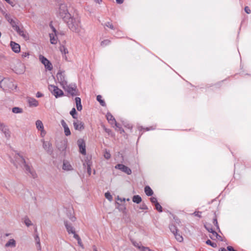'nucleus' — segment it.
Returning a JSON list of instances; mask_svg holds the SVG:
<instances>
[{"label": "nucleus", "instance_id": "obj_1", "mask_svg": "<svg viewBox=\"0 0 251 251\" xmlns=\"http://www.w3.org/2000/svg\"><path fill=\"white\" fill-rule=\"evenodd\" d=\"M64 22L66 23L68 27L72 31L76 33H79L80 31L81 28L80 19L78 16H72L71 15Z\"/></svg>", "mask_w": 251, "mask_h": 251}, {"label": "nucleus", "instance_id": "obj_2", "mask_svg": "<svg viewBox=\"0 0 251 251\" xmlns=\"http://www.w3.org/2000/svg\"><path fill=\"white\" fill-rule=\"evenodd\" d=\"M15 157L17 163L25 170L26 173L29 174L33 178H35L37 176V174L34 169L31 166L26 163L25 159L22 156L18 154L16 155Z\"/></svg>", "mask_w": 251, "mask_h": 251}, {"label": "nucleus", "instance_id": "obj_3", "mask_svg": "<svg viewBox=\"0 0 251 251\" xmlns=\"http://www.w3.org/2000/svg\"><path fill=\"white\" fill-rule=\"evenodd\" d=\"M57 15L62 18L65 21L71 15L68 10L67 6L65 3H61L59 5L58 10L57 11Z\"/></svg>", "mask_w": 251, "mask_h": 251}, {"label": "nucleus", "instance_id": "obj_4", "mask_svg": "<svg viewBox=\"0 0 251 251\" xmlns=\"http://www.w3.org/2000/svg\"><path fill=\"white\" fill-rule=\"evenodd\" d=\"M63 88L72 96H76L78 94V90L75 84H70L68 85L67 83Z\"/></svg>", "mask_w": 251, "mask_h": 251}, {"label": "nucleus", "instance_id": "obj_5", "mask_svg": "<svg viewBox=\"0 0 251 251\" xmlns=\"http://www.w3.org/2000/svg\"><path fill=\"white\" fill-rule=\"evenodd\" d=\"M49 89L51 92L52 94L56 98L61 97L64 94L63 91L61 89L53 85H49Z\"/></svg>", "mask_w": 251, "mask_h": 251}, {"label": "nucleus", "instance_id": "obj_6", "mask_svg": "<svg viewBox=\"0 0 251 251\" xmlns=\"http://www.w3.org/2000/svg\"><path fill=\"white\" fill-rule=\"evenodd\" d=\"M39 60L45 66L46 69L49 71H51L52 69V66L50 61L48 60L44 56L40 55L39 56Z\"/></svg>", "mask_w": 251, "mask_h": 251}, {"label": "nucleus", "instance_id": "obj_7", "mask_svg": "<svg viewBox=\"0 0 251 251\" xmlns=\"http://www.w3.org/2000/svg\"><path fill=\"white\" fill-rule=\"evenodd\" d=\"M57 80L60 83L62 87L66 85L67 82L66 79L65 74L62 72H59L56 75Z\"/></svg>", "mask_w": 251, "mask_h": 251}, {"label": "nucleus", "instance_id": "obj_8", "mask_svg": "<svg viewBox=\"0 0 251 251\" xmlns=\"http://www.w3.org/2000/svg\"><path fill=\"white\" fill-rule=\"evenodd\" d=\"M13 85L12 81L6 78L3 79L0 82V87L4 90H6L7 88H11V86Z\"/></svg>", "mask_w": 251, "mask_h": 251}, {"label": "nucleus", "instance_id": "obj_9", "mask_svg": "<svg viewBox=\"0 0 251 251\" xmlns=\"http://www.w3.org/2000/svg\"><path fill=\"white\" fill-rule=\"evenodd\" d=\"M15 31L17 32V33L22 37V38L25 41H27L29 39L28 34L27 32L23 28L18 27Z\"/></svg>", "mask_w": 251, "mask_h": 251}, {"label": "nucleus", "instance_id": "obj_10", "mask_svg": "<svg viewBox=\"0 0 251 251\" xmlns=\"http://www.w3.org/2000/svg\"><path fill=\"white\" fill-rule=\"evenodd\" d=\"M0 130L4 134L6 138L10 137V132L7 126H5L3 123L0 122Z\"/></svg>", "mask_w": 251, "mask_h": 251}, {"label": "nucleus", "instance_id": "obj_11", "mask_svg": "<svg viewBox=\"0 0 251 251\" xmlns=\"http://www.w3.org/2000/svg\"><path fill=\"white\" fill-rule=\"evenodd\" d=\"M5 18L15 30L20 27L18 25V21L12 19L9 15H6Z\"/></svg>", "mask_w": 251, "mask_h": 251}, {"label": "nucleus", "instance_id": "obj_12", "mask_svg": "<svg viewBox=\"0 0 251 251\" xmlns=\"http://www.w3.org/2000/svg\"><path fill=\"white\" fill-rule=\"evenodd\" d=\"M115 169H119L127 175H130L131 174V169L123 164H118L115 166Z\"/></svg>", "mask_w": 251, "mask_h": 251}, {"label": "nucleus", "instance_id": "obj_13", "mask_svg": "<svg viewBox=\"0 0 251 251\" xmlns=\"http://www.w3.org/2000/svg\"><path fill=\"white\" fill-rule=\"evenodd\" d=\"M78 146L79 148V151L80 152L83 154L85 155L86 154V146H85V143L84 141L82 139H79L77 140V142Z\"/></svg>", "mask_w": 251, "mask_h": 251}, {"label": "nucleus", "instance_id": "obj_14", "mask_svg": "<svg viewBox=\"0 0 251 251\" xmlns=\"http://www.w3.org/2000/svg\"><path fill=\"white\" fill-rule=\"evenodd\" d=\"M64 225L69 234H73L74 235L76 234L74 227L71 223H69L67 221H65Z\"/></svg>", "mask_w": 251, "mask_h": 251}, {"label": "nucleus", "instance_id": "obj_15", "mask_svg": "<svg viewBox=\"0 0 251 251\" xmlns=\"http://www.w3.org/2000/svg\"><path fill=\"white\" fill-rule=\"evenodd\" d=\"M52 29V32L50 33V42L52 44H56L57 42V38L56 34V30L53 27V26H51Z\"/></svg>", "mask_w": 251, "mask_h": 251}, {"label": "nucleus", "instance_id": "obj_16", "mask_svg": "<svg viewBox=\"0 0 251 251\" xmlns=\"http://www.w3.org/2000/svg\"><path fill=\"white\" fill-rule=\"evenodd\" d=\"M62 169L65 171H71L74 168L69 161L64 160L63 162Z\"/></svg>", "mask_w": 251, "mask_h": 251}, {"label": "nucleus", "instance_id": "obj_17", "mask_svg": "<svg viewBox=\"0 0 251 251\" xmlns=\"http://www.w3.org/2000/svg\"><path fill=\"white\" fill-rule=\"evenodd\" d=\"M4 186L8 191H12L15 188L16 183L12 180H8L4 183Z\"/></svg>", "mask_w": 251, "mask_h": 251}, {"label": "nucleus", "instance_id": "obj_18", "mask_svg": "<svg viewBox=\"0 0 251 251\" xmlns=\"http://www.w3.org/2000/svg\"><path fill=\"white\" fill-rule=\"evenodd\" d=\"M73 125L75 130L81 131L84 128V124L78 120L74 121Z\"/></svg>", "mask_w": 251, "mask_h": 251}, {"label": "nucleus", "instance_id": "obj_19", "mask_svg": "<svg viewBox=\"0 0 251 251\" xmlns=\"http://www.w3.org/2000/svg\"><path fill=\"white\" fill-rule=\"evenodd\" d=\"M25 69V67L24 64L20 63L15 67V72L18 74H23L24 73Z\"/></svg>", "mask_w": 251, "mask_h": 251}, {"label": "nucleus", "instance_id": "obj_20", "mask_svg": "<svg viewBox=\"0 0 251 251\" xmlns=\"http://www.w3.org/2000/svg\"><path fill=\"white\" fill-rule=\"evenodd\" d=\"M43 147L48 153L51 154L52 152L51 144L50 142L43 141Z\"/></svg>", "mask_w": 251, "mask_h": 251}, {"label": "nucleus", "instance_id": "obj_21", "mask_svg": "<svg viewBox=\"0 0 251 251\" xmlns=\"http://www.w3.org/2000/svg\"><path fill=\"white\" fill-rule=\"evenodd\" d=\"M10 47L12 50L15 53H19L20 51V46L18 43L13 41H11Z\"/></svg>", "mask_w": 251, "mask_h": 251}, {"label": "nucleus", "instance_id": "obj_22", "mask_svg": "<svg viewBox=\"0 0 251 251\" xmlns=\"http://www.w3.org/2000/svg\"><path fill=\"white\" fill-rule=\"evenodd\" d=\"M61 124L62 126L64 128V133H65V135L66 136L70 135L71 134L70 130L68 125H67L66 123L65 122V121L64 120H62L61 121Z\"/></svg>", "mask_w": 251, "mask_h": 251}, {"label": "nucleus", "instance_id": "obj_23", "mask_svg": "<svg viewBox=\"0 0 251 251\" xmlns=\"http://www.w3.org/2000/svg\"><path fill=\"white\" fill-rule=\"evenodd\" d=\"M27 102L30 107H37L39 104L38 100L33 98H28Z\"/></svg>", "mask_w": 251, "mask_h": 251}, {"label": "nucleus", "instance_id": "obj_24", "mask_svg": "<svg viewBox=\"0 0 251 251\" xmlns=\"http://www.w3.org/2000/svg\"><path fill=\"white\" fill-rule=\"evenodd\" d=\"M106 118L108 122L112 125L115 124L117 127H119V126L117 124L115 118L110 113H107L106 115Z\"/></svg>", "mask_w": 251, "mask_h": 251}, {"label": "nucleus", "instance_id": "obj_25", "mask_svg": "<svg viewBox=\"0 0 251 251\" xmlns=\"http://www.w3.org/2000/svg\"><path fill=\"white\" fill-rule=\"evenodd\" d=\"M16 246V242L14 239H9L5 244L6 248H15Z\"/></svg>", "mask_w": 251, "mask_h": 251}, {"label": "nucleus", "instance_id": "obj_26", "mask_svg": "<svg viewBox=\"0 0 251 251\" xmlns=\"http://www.w3.org/2000/svg\"><path fill=\"white\" fill-rule=\"evenodd\" d=\"M59 49L60 51L64 55L63 57L65 58L66 60H68V58L66 56V54L68 53V49L64 46H60Z\"/></svg>", "mask_w": 251, "mask_h": 251}, {"label": "nucleus", "instance_id": "obj_27", "mask_svg": "<svg viewBox=\"0 0 251 251\" xmlns=\"http://www.w3.org/2000/svg\"><path fill=\"white\" fill-rule=\"evenodd\" d=\"M36 127L38 130L43 132L44 126L41 120H38L35 122Z\"/></svg>", "mask_w": 251, "mask_h": 251}, {"label": "nucleus", "instance_id": "obj_28", "mask_svg": "<svg viewBox=\"0 0 251 251\" xmlns=\"http://www.w3.org/2000/svg\"><path fill=\"white\" fill-rule=\"evenodd\" d=\"M76 107L78 111H81L82 109V106L81 103V99L79 97L75 98Z\"/></svg>", "mask_w": 251, "mask_h": 251}, {"label": "nucleus", "instance_id": "obj_29", "mask_svg": "<svg viewBox=\"0 0 251 251\" xmlns=\"http://www.w3.org/2000/svg\"><path fill=\"white\" fill-rule=\"evenodd\" d=\"M145 192L146 194L148 196H151L153 195V191L149 186H146L145 187Z\"/></svg>", "mask_w": 251, "mask_h": 251}, {"label": "nucleus", "instance_id": "obj_30", "mask_svg": "<svg viewBox=\"0 0 251 251\" xmlns=\"http://www.w3.org/2000/svg\"><path fill=\"white\" fill-rule=\"evenodd\" d=\"M12 112L15 114H21L23 112V109L19 107H14L12 109Z\"/></svg>", "mask_w": 251, "mask_h": 251}, {"label": "nucleus", "instance_id": "obj_31", "mask_svg": "<svg viewBox=\"0 0 251 251\" xmlns=\"http://www.w3.org/2000/svg\"><path fill=\"white\" fill-rule=\"evenodd\" d=\"M211 234L209 235L211 239L213 240H215L218 237H221L220 236L215 230L212 231L210 232Z\"/></svg>", "mask_w": 251, "mask_h": 251}, {"label": "nucleus", "instance_id": "obj_32", "mask_svg": "<svg viewBox=\"0 0 251 251\" xmlns=\"http://www.w3.org/2000/svg\"><path fill=\"white\" fill-rule=\"evenodd\" d=\"M132 201L135 203H139L142 201V198L139 195H135L132 198Z\"/></svg>", "mask_w": 251, "mask_h": 251}, {"label": "nucleus", "instance_id": "obj_33", "mask_svg": "<svg viewBox=\"0 0 251 251\" xmlns=\"http://www.w3.org/2000/svg\"><path fill=\"white\" fill-rule=\"evenodd\" d=\"M74 237L77 241V243L78 245L81 247L82 248H84L83 245L81 242V240L80 238L79 237V236L77 234H75L74 235Z\"/></svg>", "mask_w": 251, "mask_h": 251}, {"label": "nucleus", "instance_id": "obj_34", "mask_svg": "<svg viewBox=\"0 0 251 251\" xmlns=\"http://www.w3.org/2000/svg\"><path fill=\"white\" fill-rule=\"evenodd\" d=\"M102 97L100 95H98L97 97V100L100 103L102 106H105V103L103 100H101Z\"/></svg>", "mask_w": 251, "mask_h": 251}, {"label": "nucleus", "instance_id": "obj_35", "mask_svg": "<svg viewBox=\"0 0 251 251\" xmlns=\"http://www.w3.org/2000/svg\"><path fill=\"white\" fill-rule=\"evenodd\" d=\"M175 236L176 239L179 242H181L183 241V237L181 235H180L179 234L177 233V232L176 233H175L174 234Z\"/></svg>", "mask_w": 251, "mask_h": 251}, {"label": "nucleus", "instance_id": "obj_36", "mask_svg": "<svg viewBox=\"0 0 251 251\" xmlns=\"http://www.w3.org/2000/svg\"><path fill=\"white\" fill-rule=\"evenodd\" d=\"M170 229L174 234L176 233V232H177V229L176 227L173 225L170 226Z\"/></svg>", "mask_w": 251, "mask_h": 251}, {"label": "nucleus", "instance_id": "obj_37", "mask_svg": "<svg viewBox=\"0 0 251 251\" xmlns=\"http://www.w3.org/2000/svg\"><path fill=\"white\" fill-rule=\"evenodd\" d=\"M132 244L136 248L139 249L140 250L142 248V246L140 244V243H138L135 241H132Z\"/></svg>", "mask_w": 251, "mask_h": 251}, {"label": "nucleus", "instance_id": "obj_38", "mask_svg": "<svg viewBox=\"0 0 251 251\" xmlns=\"http://www.w3.org/2000/svg\"><path fill=\"white\" fill-rule=\"evenodd\" d=\"M70 113L72 115V116L73 117V118L76 119V110L75 108H73L72 109V110L70 111Z\"/></svg>", "mask_w": 251, "mask_h": 251}, {"label": "nucleus", "instance_id": "obj_39", "mask_svg": "<svg viewBox=\"0 0 251 251\" xmlns=\"http://www.w3.org/2000/svg\"><path fill=\"white\" fill-rule=\"evenodd\" d=\"M104 157L105 159H108L111 157V154L110 152L107 151V150H105L104 154Z\"/></svg>", "mask_w": 251, "mask_h": 251}, {"label": "nucleus", "instance_id": "obj_40", "mask_svg": "<svg viewBox=\"0 0 251 251\" xmlns=\"http://www.w3.org/2000/svg\"><path fill=\"white\" fill-rule=\"evenodd\" d=\"M205 228L209 232H211L214 230L211 227L210 225L206 224L204 225Z\"/></svg>", "mask_w": 251, "mask_h": 251}, {"label": "nucleus", "instance_id": "obj_41", "mask_svg": "<svg viewBox=\"0 0 251 251\" xmlns=\"http://www.w3.org/2000/svg\"><path fill=\"white\" fill-rule=\"evenodd\" d=\"M206 244L208 245L211 246L212 247H216V244L214 243V242H211L210 240H207L206 241Z\"/></svg>", "mask_w": 251, "mask_h": 251}, {"label": "nucleus", "instance_id": "obj_42", "mask_svg": "<svg viewBox=\"0 0 251 251\" xmlns=\"http://www.w3.org/2000/svg\"><path fill=\"white\" fill-rule=\"evenodd\" d=\"M155 208L157 210H158L159 212H162V206L160 205V204L158 202L156 203L155 204Z\"/></svg>", "mask_w": 251, "mask_h": 251}, {"label": "nucleus", "instance_id": "obj_43", "mask_svg": "<svg viewBox=\"0 0 251 251\" xmlns=\"http://www.w3.org/2000/svg\"><path fill=\"white\" fill-rule=\"evenodd\" d=\"M29 55V54L28 52H22L21 57L23 59L25 58H28Z\"/></svg>", "mask_w": 251, "mask_h": 251}, {"label": "nucleus", "instance_id": "obj_44", "mask_svg": "<svg viewBox=\"0 0 251 251\" xmlns=\"http://www.w3.org/2000/svg\"><path fill=\"white\" fill-rule=\"evenodd\" d=\"M105 197L107 200H109L110 201H112V196H111L109 192L105 193Z\"/></svg>", "mask_w": 251, "mask_h": 251}, {"label": "nucleus", "instance_id": "obj_45", "mask_svg": "<svg viewBox=\"0 0 251 251\" xmlns=\"http://www.w3.org/2000/svg\"><path fill=\"white\" fill-rule=\"evenodd\" d=\"M25 224L27 226H30L32 225V223L28 218L25 219Z\"/></svg>", "mask_w": 251, "mask_h": 251}, {"label": "nucleus", "instance_id": "obj_46", "mask_svg": "<svg viewBox=\"0 0 251 251\" xmlns=\"http://www.w3.org/2000/svg\"><path fill=\"white\" fill-rule=\"evenodd\" d=\"M105 25L112 29H114V26L110 22H107L105 23Z\"/></svg>", "mask_w": 251, "mask_h": 251}, {"label": "nucleus", "instance_id": "obj_47", "mask_svg": "<svg viewBox=\"0 0 251 251\" xmlns=\"http://www.w3.org/2000/svg\"><path fill=\"white\" fill-rule=\"evenodd\" d=\"M110 43V41L109 40H105L101 42V45L102 46H105L108 45Z\"/></svg>", "mask_w": 251, "mask_h": 251}, {"label": "nucleus", "instance_id": "obj_48", "mask_svg": "<svg viewBox=\"0 0 251 251\" xmlns=\"http://www.w3.org/2000/svg\"><path fill=\"white\" fill-rule=\"evenodd\" d=\"M87 172L89 175H91V165L89 162L87 163Z\"/></svg>", "mask_w": 251, "mask_h": 251}, {"label": "nucleus", "instance_id": "obj_49", "mask_svg": "<svg viewBox=\"0 0 251 251\" xmlns=\"http://www.w3.org/2000/svg\"><path fill=\"white\" fill-rule=\"evenodd\" d=\"M140 251H151V250H150L149 248L145 247L144 246L142 247V248L140 249Z\"/></svg>", "mask_w": 251, "mask_h": 251}, {"label": "nucleus", "instance_id": "obj_50", "mask_svg": "<svg viewBox=\"0 0 251 251\" xmlns=\"http://www.w3.org/2000/svg\"><path fill=\"white\" fill-rule=\"evenodd\" d=\"M213 224L216 226L217 228L219 229V226H218L217 220L216 218L213 219Z\"/></svg>", "mask_w": 251, "mask_h": 251}, {"label": "nucleus", "instance_id": "obj_51", "mask_svg": "<svg viewBox=\"0 0 251 251\" xmlns=\"http://www.w3.org/2000/svg\"><path fill=\"white\" fill-rule=\"evenodd\" d=\"M150 200H151V202L152 203H154V204H155L156 203H158L157 199L155 197H151V198Z\"/></svg>", "mask_w": 251, "mask_h": 251}, {"label": "nucleus", "instance_id": "obj_52", "mask_svg": "<svg viewBox=\"0 0 251 251\" xmlns=\"http://www.w3.org/2000/svg\"><path fill=\"white\" fill-rule=\"evenodd\" d=\"M245 11L247 13V14H250L251 12V11L250 9V8L248 7V6H246L245 7Z\"/></svg>", "mask_w": 251, "mask_h": 251}, {"label": "nucleus", "instance_id": "obj_53", "mask_svg": "<svg viewBox=\"0 0 251 251\" xmlns=\"http://www.w3.org/2000/svg\"><path fill=\"white\" fill-rule=\"evenodd\" d=\"M35 240L36 242V244H39L40 243V238L38 235H36L35 237Z\"/></svg>", "mask_w": 251, "mask_h": 251}, {"label": "nucleus", "instance_id": "obj_54", "mask_svg": "<svg viewBox=\"0 0 251 251\" xmlns=\"http://www.w3.org/2000/svg\"><path fill=\"white\" fill-rule=\"evenodd\" d=\"M69 219L72 221V222H75V217L73 216V215H71L69 217Z\"/></svg>", "mask_w": 251, "mask_h": 251}, {"label": "nucleus", "instance_id": "obj_55", "mask_svg": "<svg viewBox=\"0 0 251 251\" xmlns=\"http://www.w3.org/2000/svg\"><path fill=\"white\" fill-rule=\"evenodd\" d=\"M201 212H195L193 213V214L195 216L199 217H201Z\"/></svg>", "mask_w": 251, "mask_h": 251}, {"label": "nucleus", "instance_id": "obj_56", "mask_svg": "<svg viewBox=\"0 0 251 251\" xmlns=\"http://www.w3.org/2000/svg\"><path fill=\"white\" fill-rule=\"evenodd\" d=\"M36 96L37 97V98H40V97H42L43 96V94L42 93H41L40 92H37L36 94Z\"/></svg>", "mask_w": 251, "mask_h": 251}, {"label": "nucleus", "instance_id": "obj_57", "mask_svg": "<svg viewBox=\"0 0 251 251\" xmlns=\"http://www.w3.org/2000/svg\"><path fill=\"white\" fill-rule=\"evenodd\" d=\"M140 209H147L148 207H147V206L145 204H143V205H142L140 207Z\"/></svg>", "mask_w": 251, "mask_h": 251}, {"label": "nucleus", "instance_id": "obj_58", "mask_svg": "<svg viewBox=\"0 0 251 251\" xmlns=\"http://www.w3.org/2000/svg\"><path fill=\"white\" fill-rule=\"evenodd\" d=\"M8 3H9V4H10L12 6H14V4H13V3L10 1V0H5Z\"/></svg>", "mask_w": 251, "mask_h": 251}, {"label": "nucleus", "instance_id": "obj_59", "mask_svg": "<svg viewBox=\"0 0 251 251\" xmlns=\"http://www.w3.org/2000/svg\"><path fill=\"white\" fill-rule=\"evenodd\" d=\"M36 246H37V250H41V246L40 243H39V244H36Z\"/></svg>", "mask_w": 251, "mask_h": 251}, {"label": "nucleus", "instance_id": "obj_60", "mask_svg": "<svg viewBox=\"0 0 251 251\" xmlns=\"http://www.w3.org/2000/svg\"><path fill=\"white\" fill-rule=\"evenodd\" d=\"M46 134V132L44 130V128H43V132H42V131H41V135L42 137H44Z\"/></svg>", "mask_w": 251, "mask_h": 251}, {"label": "nucleus", "instance_id": "obj_61", "mask_svg": "<svg viewBox=\"0 0 251 251\" xmlns=\"http://www.w3.org/2000/svg\"><path fill=\"white\" fill-rule=\"evenodd\" d=\"M117 200H119V201H126V199H125V198H123V199L120 198L119 197H118Z\"/></svg>", "mask_w": 251, "mask_h": 251}, {"label": "nucleus", "instance_id": "obj_62", "mask_svg": "<svg viewBox=\"0 0 251 251\" xmlns=\"http://www.w3.org/2000/svg\"><path fill=\"white\" fill-rule=\"evenodd\" d=\"M124 0H116L117 3L122 4L123 3Z\"/></svg>", "mask_w": 251, "mask_h": 251}, {"label": "nucleus", "instance_id": "obj_63", "mask_svg": "<svg viewBox=\"0 0 251 251\" xmlns=\"http://www.w3.org/2000/svg\"><path fill=\"white\" fill-rule=\"evenodd\" d=\"M94 1L95 2L99 3V4H100L102 1L101 0H94Z\"/></svg>", "mask_w": 251, "mask_h": 251}, {"label": "nucleus", "instance_id": "obj_64", "mask_svg": "<svg viewBox=\"0 0 251 251\" xmlns=\"http://www.w3.org/2000/svg\"><path fill=\"white\" fill-rule=\"evenodd\" d=\"M93 251H98L97 249L95 246L93 247Z\"/></svg>", "mask_w": 251, "mask_h": 251}]
</instances>
